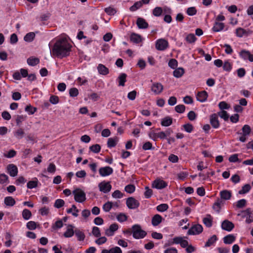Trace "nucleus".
Listing matches in <instances>:
<instances>
[{"instance_id":"a18cd8bd","label":"nucleus","mask_w":253,"mask_h":253,"mask_svg":"<svg viewBox=\"0 0 253 253\" xmlns=\"http://www.w3.org/2000/svg\"><path fill=\"white\" fill-rule=\"evenodd\" d=\"M169 206L166 204H162L157 207V210L159 211L164 212L168 210Z\"/></svg>"},{"instance_id":"bb28decb","label":"nucleus","mask_w":253,"mask_h":253,"mask_svg":"<svg viewBox=\"0 0 253 253\" xmlns=\"http://www.w3.org/2000/svg\"><path fill=\"white\" fill-rule=\"evenodd\" d=\"M235 240V237L233 235H228L223 238V242L226 244H231Z\"/></svg>"},{"instance_id":"f704fd0d","label":"nucleus","mask_w":253,"mask_h":253,"mask_svg":"<svg viewBox=\"0 0 253 253\" xmlns=\"http://www.w3.org/2000/svg\"><path fill=\"white\" fill-rule=\"evenodd\" d=\"M75 235L78 238V240L79 241H83L84 239L85 238V235L81 231H80L79 229H76L75 230Z\"/></svg>"},{"instance_id":"49530a36","label":"nucleus","mask_w":253,"mask_h":253,"mask_svg":"<svg viewBox=\"0 0 253 253\" xmlns=\"http://www.w3.org/2000/svg\"><path fill=\"white\" fill-rule=\"evenodd\" d=\"M197 9L195 7H190L187 8L186 13L189 16H193L197 13Z\"/></svg>"},{"instance_id":"bf43d9fd","label":"nucleus","mask_w":253,"mask_h":253,"mask_svg":"<svg viewBox=\"0 0 253 253\" xmlns=\"http://www.w3.org/2000/svg\"><path fill=\"white\" fill-rule=\"evenodd\" d=\"M25 111L28 112L30 114H33L37 110V108L33 107L31 105H27L25 108Z\"/></svg>"},{"instance_id":"69168bd1","label":"nucleus","mask_w":253,"mask_h":253,"mask_svg":"<svg viewBox=\"0 0 253 253\" xmlns=\"http://www.w3.org/2000/svg\"><path fill=\"white\" fill-rule=\"evenodd\" d=\"M63 225L62 221L61 220H57L55 222V224L52 226V229L54 230H56L57 229H59L61 228Z\"/></svg>"},{"instance_id":"13d9d810","label":"nucleus","mask_w":253,"mask_h":253,"mask_svg":"<svg viewBox=\"0 0 253 253\" xmlns=\"http://www.w3.org/2000/svg\"><path fill=\"white\" fill-rule=\"evenodd\" d=\"M8 177L6 174L2 173L0 174V183L5 184L8 182Z\"/></svg>"},{"instance_id":"4c0bfd02","label":"nucleus","mask_w":253,"mask_h":253,"mask_svg":"<svg viewBox=\"0 0 253 253\" xmlns=\"http://www.w3.org/2000/svg\"><path fill=\"white\" fill-rule=\"evenodd\" d=\"M251 187L250 184H247L242 187L241 190L239 191L238 193L239 194H244L248 193L251 189Z\"/></svg>"},{"instance_id":"052dcab7","label":"nucleus","mask_w":253,"mask_h":253,"mask_svg":"<svg viewBox=\"0 0 253 253\" xmlns=\"http://www.w3.org/2000/svg\"><path fill=\"white\" fill-rule=\"evenodd\" d=\"M249 51L243 49L239 53L240 56L244 60L247 59L248 58V56L249 54Z\"/></svg>"},{"instance_id":"de8ad7c7","label":"nucleus","mask_w":253,"mask_h":253,"mask_svg":"<svg viewBox=\"0 0 253 253\" xmlns=\"http://www.w3.org/2000/svg\"><path fill=\"white\" fill-rule=\"evenodd\" d=\"M79 94V91L77 88L73 87L69 90V95L71 97H76Z\"/></svg>"},{"instance_id":"864d4df0","label":"nucleus","mask_w":253,"mask_h":253,"mask_svg":"<svg viewBox=\"0 0 253 253\" xmlns=\"http://www.w3.org/2000/svg\"><path fill=\"white\" fill-rule=\"evenodd\" d=\"M219 116L222 118L224 121H227L229 119V115L227 112L225 111H222L218 113Z\"/></svg>"},{"instance_id":"4be33fe9","label":"nucleus","mask_w":253,"mask_h":253,"mask_svg":"<svg viewBox=\"0 0 253 253\" xmlns=\"http://www.w3.org/2000/svg\"><path fill=\"white\" fill-rule=\"evenodd\" d=\"M162 220V217L159 214H155L152 218V224L156 226H158Z\"/></svg>"},{"instance_id":"1a4fd4ad","label":"nucleus","mask_w":253,"mask_h":253,"mask_svg":"<svg viewBox=\"0 0 253 253\" xmlns=\"http://www.w3.org/2000/svg\"><path fill=\"white\" fill-rule=\"evenodd\" d=\"M113 169L109 166L101 167L99 169V174L102 177L109 176L112 174Z\"/></svg>"},{"instance_id":"72a5a7b5","label":"nucleus","mask_w":253,"mask_h":253,"mask_svg":"<svg viewBox=\"0 0 253 253\" xmlns=\"http://www.w3.org/2000/svg\"><path fill=\"white\" fill-rule=\"evenodd\" d=\"M118 141V138L117 137H115L114 138H109L108 140L107 145L109 148L115 147L117 142Z\"/></svg>"},{"instance_id":"c03bdc74","label":"nucleus","mask_w":253,"mask_h":253,"mask_svg":"<svg viewBox=\"0 0 253 253\" xmlns=\"http://www.w3.org/2000/svg\"><path fill=\"white\" fill-rule=\"evenodd\" d=\"M89 149L94 153H98L100 151L101 147L99 144H95L90 146Z\"/></svg>"},{"instance_id":"0e129e2a","label":"nucleus","mask_w":253,"mask_h":253,"mask_svg":"<svg viewBox=\"0 0 253 253\" xmlns=\"http://www.w3.org/2000/svg\"><path fill=\"white\" fill-rule=\"evenodd\" d=\"M92 233L96 237H99L101 236L99 228L96 226L93 227Z\"/></svg>"},{"instance_id":"338daca9","label":"nucleus","mask_w":253,"mask_h":253,"mask_svg":"<svg viewBox=\"0 0 253 253\" xmlns=\"http://www.w3.org/2000/svg\"><path fill=\"white\" fill-rule=\"evenodd\" d=\"M38 185V180L30 181L27 183V187L29 189H32L35 188Z\"/></svg>"},{"instance_id":"393cba45","label":"nucleus","mask_w":253,"mask_h":253,"mask_svg":"<svg viewBox=\"0 0 253 253\" xmlns=\"http://www.w3.org/2000/svg\"><path fill=\"white\" fill-rule=\"evenodd\" d=\"M97 70L100 74L106 75L109 73V69L104 65L99 64Z\"/></svg>"},{"instance_id":"ea45409f","label":"nucleus","mask_w":253,"mask_h":253,"mask_svg":"<svg viewBox=\"0 0 253 253\" xmlns=\"http://www.w3.org/2000/svg\"><path fill=\"white\" fill-rule=\"evenodd\" d=\"M196 39L197 38L193 34H188L185 38L186 41L190 43H194Z\"/></svg>"},{"instance_id":"a211bd4d","label":"nucleus","mask_w":253,"mask_h":253,"mask_svg":"<svg viewBox=\"0 0 253 253\" xmlns=\"http://www.w3.org/2000/svg\"><path fill=\"white\" fill-rule=\"evenodd\" d=\"M220 199H221L222 200H228L231 199L232 193L230 191L224 190L220 192Z\"/></svg>"},{"instance_id":"774afa93","label":"nucleus","mask_w":253,"mask_h":253,"mask_svg":"<svg viewBox=\"0 0 253 253\" xmlns=\"http://www.w3.org/2000/svg\"><path fill=\"white\" fill-rule=\"evenodd\" d=\"M168 65L171 68L174 69L177 66V61L175 59H171L169 61Z\"/></svg>"},{"instance_id":"6e6d98bb","label":"nucleus","mask_w":253,"mask_h":253,"mask_svg":"<svg viewBox=\"0 0 253 253\" xmlns=\"http://www.w3.org/2000/svg\"><path fill=\"white\" fill-rule=\"evenodd\" d=\"M105 11L106 13L110 15H113L117 12V11L115 8L110 6L105 8Z\"/></svg>"},{"instance_id":"c756f323","label":"nucleus","mask_w":253,"mask_h":253,"mask_svg":"<svg viewBox=\"0 0 253 253\" xmlns=\"http://www.w3.org/2000/svg\"><path fill=\"white\" fill-rule=\"evenodd\" d=\"M184 73V70L183 68H178L173 71V75L176 78H180Z\"/></svg>"},{"instance_id":"ddd939ff","label":"nucleus","mask_w":253,"mask_h":253,"mask_svg":"<svg viewBox=\"0 0 253 253\" xmlns=\"http://www.w3.org/2000/svg\"><path fill=\"white\" fill-rule=\"evenodd\" d=\"M7 170L12 177L16 176L18 173V169L14 164H9L7 166Z\"/></svg>"},{"instance_id":"5fc2aeb1","label":"nucleus","mask_w":253,"mask_h":253,"mask_svg":"<svg viewBox=\"0 0 253 253\" xmlns=\"http://www.w3.org/2000/svg\"><path fill=\"white\" fill-rule=\"evenodd\" d=\"M123 193H122L120 190H115L112 194V196L114 198H121L123 197Z\"/></svg>"},{"instance_id":"c85d7f7f","label":"nucleus","mask_w":253,"mask_h":253,"mask_svg":"<svg viewBox=\"0 0 253 253\" xmlns=\"http://www.w3.org/2000/svg\"><path fill=\"white\" fill-rule=\"evenodd\" d=\"M217 240V238L215 235H212L209 238L208 241L206 243L205 247H209L212 245Z\"/></svg>"},{"instance_id":"39448f33","label":"nucleus","mask_w":253,"mask_h":253,"mask_svg":"<svg viewBox=\"0 0 253 253\" xmlns=\"http://www.w3.org/2000/svg\"><path fill=\"white\" fill-rule=\"evenodd\" d=\"M203 228L201 224H197L193 225L188 231V235H198L202 232Z\"/></svg>"},{"instance_id":"7c9ffc66","label":"nucleus","mask_w":253,"mask_h":253,"mask_svg":"<svg viewBox=\"0 0 253 253\" xmlns=\"http://www.w3.org/2000/svg\"><path fill=\"white\" fill-rule=\"evenodd\" d=\"M126 74L125 73H122L118 77L119 85L124 86L125 83L126 82Z\"/></svg>"},{"instance_id":"a878e982","label":"nucleus","mask_w":253,"mask_h":253,"mask_svg":"<svg viewBox=\"0 0 253 253\" xmlns=\"http://www.w3.org/2000/svg\"><path fill=\"white\" fill-rule=\"evenodd\" d=\"M74 233L73 225H69L66 231L64 233V236L66 238H70L73 236Z\"/></svg>"},{"instance_id":"c9c22d12","label":"nucleus","mask_w":253,"mask_h":253,"mask_svg":"<svg viewBox=\"0 0 253 253\" xmlns=\"http://www.w3.org/2000/svg\"><path fill=\"white\" fill-rule=\"evenodd\" d=\"M22 217L25 220L29 219L32 216V213L30 210L24 209L22 213Z\"/></svg>"},{"instance_id":"09e8293b","label":"nucleus","mask_w":253,"mask_h":253,"mask_svg":"<svg viewBox=\"0 0 253 253\" xmlns=\"http://www.w3.org/2000/svg\"><path fill=\"white\" fill-rule=\"evenodd\" d=\"M135 189V187L134 185L132 184H128L126 185L125 188V191L128 193H133V192H134Z\"/></svg>"},{"instance_id":"9d476101","label":"nucleus","mask_w":253,"mask_h":253,"mask_svg":"<svg viewBox=\"0 0 253 253\" xmlns=\"http://www.w3.org/2000/svg\"><path fill=\"white\" fill-rule=\"evenodd\" d=\"M164 89V86L160 83H154L151 86V90L155 94H160Z\"/></svg>"},{"instance_id":"cd10ccee","label":"nucleus","mask_w":253,"mask_h":253,"mask_svg":"<svg viewBox=\"0 0 253 253\" xmlns=\"http://www.w3.org/2000/svg\"><path fill=\"white\" fill-rule=\"evenodd\" d=\"M4 204L7 206H10V207H12V206H14L15 204V200L12 197H10V196L6 197L4 198Z\"/></svg>"},{"instance_id":"58836bf2","label":"nucleus","mask_w":253,"mask_h":253,"mask_svg":"<svg viewBox=\"0 0 253 253\" xmlns=\"http://www.w3.org/2000/svg\"><path fill=\"white\" fill-rule=\"evenodd\" d=\"M35 37V33L33 32H30V33L27 34L25 36L24 39L26 42H32L34 40Z\"/></svg>"},{"instance_id":"0eeeda50","label":"nucleus","mask_w":253,"mask_h":253,"mask_svg":"<svg viewBox=\"0 0 253 253\" xmlns=\"http://www.w3.org/2000/svg\"><path fill=\"white\" fill-rule=\"evenodd\" d=\"M126 204L129 209H135L139 206V202L133 197H129L126 199Z\"/></svg>"},{"instance_id":"423d86ee","label":"nucleus","mask_w":253,"mask_h":253,"mask_svg":"<svg viewBox=\"0 0 253 253\" xmlns=\"http://www.w3.org/2000/svg\"><path fill=\"white\" fill-rule=\"evenodd\" d=\"M169 46L168 42L163 39H159L156 42V48L158 50H164Z\"/></svg>"},{"instance_id":"a19ab883","label":"nucleus","mask_w":253,"mask_h":253,"mask_svg":"<svg viewBox=\"0 0 253 253\" xmlns=\"http://www.w3.org/2000/svg\"><path fill=\"white\" fill-rule=\"evenodd\" d=\"M163 12V9L161 7H156L153 10V14L156 17L160 16Z\"/></svg>"},{"instance_id":"2f4dec72","label":"nucleus","mask_w":253,"mask_h":253,"mask_svg":"<svg viewBox=\"0 0 253 253\" xmlns=\"http://www.w3.org/2000/svg\"><path fill=\"white\" fill-rule=\"evenodd\" d=\"M130 38L131 41L136 43H138L141 41V36L135 33L132 34Z\"/></svg>"},{"instance_id":"6e6552de","label":"nucleus","mask_w":253,"mask_h":253,"mask_svg":"<svg viewBox=\"0 0 253 253\" xmlns=\"http://www.w3.org/2000/svg\"><path fill=\"white\" fill-rule=\"evenodd\" d=\"M99 190L104 193H107L110 191L112 188V186L110 182H106L103 181L98 184Z\"/></svg>"},{"instance_id":"4468645a","label":"nucleus","mask_w":253,"mask_h":253,"mask_svg":"<svg viewBox=\"0 0 253 253\" xmlns=\"http://www.w3.org/2000/svg\"><path fill=\"white\" fill-rule=\"evenodd\" d=\"M118 229V225L117 223H113L109 226L108 229L105 230V235L107 236H112Z\"/></svg>"},{"instance_id":"3c124183","label":"nucleus","mask_w":253,"mask_h":253,"mask_svg":"<svg viewBox=\"0 0 253 253\" xmlns=\"http://www.w3.org/2000/svg\"><path fill=\"white\" fill-rule=\"evenodd\" d=\"M65 204V202L62 199H57L55 201L54 203V207L56 208H60L62 207Z\"/></svg>"},{"instance_id":"6ab92c4d","label":"nucleus","mask_w":253,"mask_h":253,"mask_svg":"<svg viewBox=\"0 0 253 253\" xmlns=\"http://www.w3.org/2000/svg\"><path fill=\"white\" fill-rule=\"evenodd\" d=\"M208 93L206 91L199 92L197 95V99L201 102H205L208 98Z\"/></svg>"},{"instance_id":"9b49d317","label":"nucleus","mask_w":253,"mask_h":253,"mask_svg":"<svg viewBox=\"0 0 253 253\" xmlns=\"http://www.w3.org/2000/svg\"><path fill=\"white\" fill-rule=\"evenodd\" d=\"M253 32L250 30H246L242 28H238L236 30V36L241 38L243 36H248L252 34Z\"/></svg>"},{"instance_id":"e433bc0d","label":"nucleus","mask_w":253,"mask_h":253,"mask_svg":"<svg viewBox=\"0 0 253 253\" xmlns=\"http://www.w3.org/2000/svg\"><path fill=\"white\" fill-rule=\"evenodd\" d=\"M24 133V131L22 128H19L14 132V135L16 138L20 139L23 137Z\"/></svg>"},{"instance_id":"603ef678","label":"nucleus","mask_w":253,"mask_h":253,"mask_svg":"<svg viewBox=\"0 0 253 253\" xmlns=\"http://www.w3.org/2000/svg\"><path fill=\"white\" fill-rule=\"evenodd\" d=\"M183 127L184 128V130L188 133L191 132L193 130V126L190 123H187L184 125L183 126Z\"/></svg>"},{"instance_id":"f03ea898","label":"nucleus","mask_w":253,"mask_h":253,"mask_svg":"<svg viewBox=\"0 0 253 253\" xmlns=\"http://www.w3.org/2000/svg\"><path fill=\"white\" fill-rule=\"evenodd\" d=\"M131 229L132 236L134 239H142L147 235L146 232L141 229L140 225H133L131 227Z\"/></svg>"},{"instance_id":"f3484780","label":"nucleus","mask_w":253,"mask_h":253,"mask_svg":"<svg viewBox=\"0 0 253 253\" xmlns=\"http://www.w3.org/2000/svg\"><path fill=\"white\" fill-rule=\"evenodd\" d=\"M136 24L139 29H147L149 26L148 23L146 20L140 17L137 18Z\"/></svg>"},{"instance_id":"5701e85b","label":"nucleus","mask_w":253,"mask_h":253,"mask_svg":"<svg viewBox=\"0 0 253 253\" xmlns=\"http://www.w3.org/2000/svg\"><path fill=\"white\" fill-rule=\"evenodd\" d=\"M224 27V24L223 23L215 21L214 22L213 27H212V30L214 32H218L223 29Z\"/></svg>"},{"instance_id":"473e14b6","label":"nucleus","mask_w":253,"mask_h":253,"mask_svg":"<svg viewBox=\"0 0 253 253\" xmlns=\"http://www.w3.org/2000/svg\"><path fill=\"white\" fill-rule=\"evenodd\" d=\"M40 60L38 58L30 57L27 59V63L30 66H35L39 64Z\"/></svg>"},{"instance_id":"2eb2a0df","label":"nucleus","mask_w":253,"mask_h":253,"mask_svg":"<svg viewBox=\"0 0 253 253\" xmlns=\"http://www.w3.org/2000/svg\"><path fill=\"white\" fill-rule=\"evenodd\" d=\"M210 123L214 128H217L219 126V122L217 115L216 114H212L210 117Z\"/></svg>"},{"instance_id":"680f3d73","label":"nucleus","mask_w":253,"mask_h":253,"mask_svg":"<svg viewBox=\"0 0 253 253\" xmlns=\"http://www.w3.org/2000/svg\"><path fill=\"white\" fill-rule=\"evenodd\" d=\"M185 107L184 105H178L175 107V110L179 113H182L185 111Z\"/></svg>"},{"instance_id":"7ed1b4c3","label":"nucleus","mask_w":253,"mask_h":253,"mask_svg":"<svg viewBox=\"0 0 253 253\" xmlns=\"http://www.w3.org/2000/svg\"><path fill=\"white\" fill-rule=\"evenodd\" d=\"M74 195L75 200L78 203H83L86 200V195L85 192L80 188L75 189L73 191Z\"/></svg>"},{"instance_id":"20e7f679","label":"nucleus","mask_w":253,"mask_h":253,"mask_svg":"<svg viewBox=\"0 0 253 253\" xmlns=\"http://www.w3.org/2000/svg\"><path fill=\"white\" fill-rule=\"evenodd\" d=\"M242 132H237L238 134L241 135L239 140L242 142H245L247 140V137L249 136L251 132V128L248 125H244L242 128Z\"/></svg>"},{"instance_id":"aec40b11","label":"nucleus","mask_w":253,"mask_h":253,"mask_svg":"<svg viewBox=\"0 0 253 253\" xmlns=\"http://www.w3.org/2000/svg\"><path fill=\"white\" fill-rule=\"evenodd\" d=\"M223 202L221 199H218L212 206V209L217 212H219L221 205H223Z\"/></svg>"},{"instance_id":"dca6fc26","label":"nucleus","mask_w":253,"mask_h":253,"mask_svg":"<svg viewBox=\"0 0 253 253\" xmlns=\"http://www.w3.org/2000/svg\"><path fill=\"white\" fill-rule=\"evenodd\" d=\"M167 186V184L164 180L160 179L155 180L153 183V187L158 189H163Z\"/></svg>"},{"instance_id":"8fccbe9b","label":"nucleus","mask_w":253,"mask_h":253,"mask_svg":"<svg viewBox=\"0 0 253 253\" xmlns=\"http://www.w3.org/2000/svg\"><path fill=\"white\" fill-rule=\"evenodd\" d=\"M247 204V201L245 199H241L237 201L236 203V207L237 208H242L244 207Z\"/></svg>"},{"instance_id":"37998d69","label":"nucleus","mask_w":253,"mask_h":253,"mask_svg":"<svg viewBox=\"0 0 253 253\" xmlns=\"http://www.w3.org/2000/svg\"><path fill=\"white\" fill-rule=\"evenodd\" d=\"M113 207V203L111 202H107L103 206V209L105 212H108Z\"/></svg>"},{"instance_id":"f257e3e1","label":"nucleus","mask_w":253,"mask_h":253,"mask_svg":"<svg viewBox=\"0 0 253 253\" xmlns=\"http://www.w3.org/2000/svg\"><path fill=\"white\" fill-rule=\"evenodd\" d=\"M71 45L66 38L58 40L52 48V54L58 57L62 58L69 55Z\"/></svg>"},{"instance_id":"b1692460","label":"nucleus","mask_w":253,"mask_h":253,"mask_svg":"<svg viewBox=\"0 0 253 253\" xmlns=\"http://www.w3.org/2000/svg\"><path fill=\"white\" fill-rule=\"evenodd\" d=\"M203 221L207 227H211L212 225V218L210 214L207 215V216L203 218Z\"/></svg>"},{"instance_id":"e2e57ef3","label":"nucleus","mask_w":253,"mask_h":253,"mask_svg":"<svg viewBox=\"0 0 253 253\" xmlns=\"http://www.w3.org/2000/svg\"><path fill=\"white\" fill-rule=\"evenodd\" d=\"M26 226L29 230H34L37 227V224L35 221H30L27 223Z\"/></svg>"},{"instance_id":"4d7b16f0","label":"nucleus","mask_w":253,"mask_h":253,"mask_svg":"<svg viewBox=\"0 0 253 253\" xmlns=\"http://www.w3.org/2000/svg\"><path fill=\"white\" fill-rule=\"evenodd\" d=\"M142 149L144 150H148L154 149V148L153 147L152 143L149 142H146L142 146Z\"/></svg>"},{"instance_id":"412c9836","label":"nucleus","mask_w":253,"mask_h":253,"mask_svg":"<svg viewBox=\"0 0 253 253\" xmlns=\"http://www.w3.org/2000/svg\"><path fill=\"white\" fill-rule=\"evenodd\" d=\"M172 123V119L170 117L167 116L162 120L161 124L164 126H170Z\"/></svg>"},{"instance_id":"f8f14e48","label":"nucleus","mask_w":253,"mask_h":253,"mask_svg":"<svg viewBox=\"0 0 253 253\" xmlns=\"http://www.w3.org/2000/svg\"><path fill=\"white\" fill-rule=\"evenodd\" d=\"M234 227V224L228 220H225L222 222L221 228L224 230L230 231L233 229Z\"/></svg>"},{"instance_id":"79ce46f5","label":"nucleus","mask_w":253,"mask_h":253,"mask_svg":"<svg viewBox=\"0 0 253 253\" xmlns=\"http://www.w3.org/2000/svg\"><path fill=\"white\" fill-rule=\"evenodd\" d=\"M142 5V3L141 1H137L134 3V4L130 7L129 10L131 11H134L136 10L137 9L141 7Z\"/></svg>"}]
</instances>
